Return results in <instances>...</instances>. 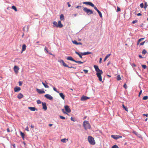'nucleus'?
<instances>
[{"label":"nucleus","instance_id":"nucleus-1","mask_svg":"<svg viewBox=\"0 0 148 148\" xmlns=\"http://www.w3.org/2000/svg\"><path fill=\"white\" fill-rule=\"evenodd\" d=\"M96 72H97L96 75L99 78V80L103 82L102 81V79L101 75L103 73V72L102 70L99 69L98 66L94 65L93 66Z\"/></svg>","mask_w":148,"mask_h":148},{"label":"nucleus","instance_id":"nucleus-2","mask_svg":"<svg viewBox=\"0 0 148 148\" xmlns=\"http://www.w3.org/2000/svg\"><path fill=\"white\" fill-rule=\"evenodd\" d=\"M83 126L84 128V129L86 130L87 129H90L91 127L88 121H84L83 122Z\"/></svg>","mask_w":148,"mask_h":148},{"label":"nucleus","instance_id":"nucleus-3","mask_svg":"<svg viewBox=\"0 0 148 148\" xmlns=\"http://www.w3.org/2000/svg\"><path fill=\"white\" fill-rule=\"evenodd\" d=\"M64 109L66 112H65L64 111V109H62V111L63 113L64 114H66L69 115L67 113H70L71 112V110L69 108V106L67 105L65 106L64 107Z\"/></svg>","mask_w":148,"mask_h":148},{"label":"nucleus","instance_id":"nucleus-4","mask_svg":"<svg viewBox=\"0 0 148 148\" xmlns=\"http://www.w3.org/2000/svg\"><path fill=\"white\" fill-rule=\"evenodd\" d=\"M88 140L90 143L92 145H94L95 143V141L94 138L91 136H89L88 137Z\"/></svg>","mask_w":148,"mask_h":148},{"label":"nucleus","instance_id":"nucleus-5","mask_svg":"<svg viewBox=\"0 0 148 148\" xmlns=\"http://www.w3.org/2000/svg\"><path fill=\"white\" fill-rule=\"evenodd\" d=\"M83 10L88 15L93 13V12L92 10L86 8H84Z\"/></svg>","mask_w":148,"mask_h":148},{"label":"nucleus","instance_id":"nucleus-6","mask_svg":"<svg viewBox=\"0 0 148 148\" xmlns=\"http://www.w3.org/2000/svg\"><path fill=\"white\" fill-rule=\"evenodd\" d=\"M111 137L112 138L115 140H117L119 138H122V136L119 135H112L111 136Z\"/></svg>","mask_w":148,"mask_h":148},{"label":"nucleus","instance_id":"nucleus-7","mask_svg":"<svg viewBox=\"0 0 148 148\" xmlns=\"http://www.w3.org/2000/svg\"><path fill=\"white\" fill-rule=\"evenodd\" d=\"M45 97L47 99L50 100H52L53 99V97L50 95L49 94H47L45 95Z\"/></svg>","mask_w":148,"mask_h":148},{"label":"nucleus","instance_id":"nucleus-8","mask_svg":"<svg viewBox=\"0 0 148 148\" xmlns=\"http://www.w3.org/2000/svg\"><path fill=\"white\" fill-rule=\"evenodd\" d=\"M83 3L86 5H88L92 7H94V5L91 2H84Z\"/></svg>","mask_w":148,"mask_h":148},{"label":"nucleus","instance_id":"nucleus-9","mask_svg":"<svg viewBox=\"0 0 148 148\" xmlns=\"http://www.w3.org/2000/svg\"><path fill=\"white\" fill-rule=\"evenodd\" d=\"M14 72H15V73H18V71L19 69V68L17 66H15L14 67Z\"/></svg>","mask_w":148,"mask_h":148},{"label":"nucleus","instance_id":"nucleus-10","mask_svg":"<svg viewBox=\"0 0 148 148\" xmlns=\"http://www.w3.org/2000/svg\"><path fill=\"white\" fill-rule=\"evenodd\" d=\"M42 103L43 107L42 108L44 109L45 110H46L47 109L46 103L42 102Z\"/></svg>","mask_w":148,"mask_h":148},{"label":"nucleus","instance_id":"nucleus-11","mask_svg":"<svg viewBox=\"0 0 148 148\" xmlns=\"http://www.w3.org/2000/svg\"><path fill=\"white\" fill-rule=\"evenodd\" d=\"M60 62L63 65L64 67H68V66L66 64V63H65L64 60H61L60 61Z\"/></svg>","mask_w":148,"mask_h":148},{"label":"nucleus","instance_id":"nucleus-12","mask_svg":"<svg viewBox=\"0 0 148 148\" xmlns=\"http://www.w3.org/2000/svg\"><path fill=\"white\" fill-rule=\"evenodd\" d=\"M89 98V97H87L83 96L81 98V100L82 101H84L85 100H86Z\"/></svg>","mask_w":148,"mask_h":148},{"label":"nucleus","instance_id":"nucleus-13","mask_svg":"<svg viewBox=\"0 0 148 148\" xmlns=\"http://www.w3.org/2000/svg\"><path fill=\"white\" fill-rule=\"evenodd\" d=\"M58 27L61 28L63 26V25L61 23V21H58Z\"/></svg>","mask_w":148,"mask_h":148},{"label":"nucleus","instance_id":"nucleus-14","mask_svg":"<svg viewBox=\"0 0 148 148\" xmlns=\"http://www.w3.org/2000/svg\"><path fill=\"white\" fill-rule=\"evenodd\" d=\"M21 88L18 87H16L14 88V90L15 92H18L21 90Z\"/></svg>","mask_w":148,"mask_h":148},{"label":"nucleus","instance_id":"nucleus-15","mask_svg":"<svg viewBox=\"0 0 148 148\" xmlns=\"http://www.w3.org/2000/svg\"><path fill=\"white\" fill-rule=\"evenodd\" d=\"M67 59L68 60H70L75 62V60H74L71 56H68L67 58Z\"/></svg>","mask_w":148,"mask_h":148},{"label":"nucleus","instance_id":"nucleus-16","mask_svg":"<svg viewBox=\"0 0 148 148\" xmlns=\"http://www.w3.org/2000/svg\"><path fill=\"white\" fill-rule=\"evenodd\" d=\"M28 109L31 111H34L35 110H37L35 107H29Z\"/></svg>","mask_w":148,"mask_h":148},{"label":"nucleus","instance_id":"nucleus-17","mask_svg":"<svg viewBox=\"0 0 148 148\" xmlns=\"http://www.w3.org/2000/svg\"><path fill=\"white\" fill-rule=\"evenodd\" d=\"M36 90L37 92L40 94L44 93H45V91L44 90H41L38 88L36 89Z\"/></svg>","mask_w":148,"mask_h":148},{"label":"nucleus","instance_id":"nucleus-18","mask_svg":"<svg viewBox=\"0 0 148 148\" xmlns=\"http://www.w3.org/2000/svg\"><path fill=\"white\" fill-rule=\"evenodd\" d=\"M92 53L91 52H85L83 53H81V54H82V55H87L90 54Z\"/></svg>","mask_w":148,"mask_h":148},{"label":"nucleus","instance_id":"nucleus-19","mask_svg":"<svg viewBox=\"0 0 148 148\" xmlns=\"http://www.w3.org/2000/svg\"><path fill=\"white\" fill-rule=\"evenodd\" d=\"M23 97V95L21 93H19L17 96V97L19 99H21Z\"/></svg>","mask_w":148,"mask_h":148},{"label":"nucleus","instance_id":"nucleus-20","mask_svg":"<svg viewBox=\"0 0 148 148\" xmlns=\"http://www.w3.org/2000/svg\"><path fill=\"white\" fill-rule=\"evenodd\" d=\"M59 95H60V97L63 99L64 100V98H65V96H64V95L61 92V93H59Z\"/></svg>","mask_w":148,"mask_h":148},{"label":"nucleus","instance_id":"nucleus-21","mask_svg":"<svg viewBox=\"0 0 148 148\" xmlns=\"http://www.w3.org/2000/svg\"><path fill=\"white\" fill-rule=\"evenodd\" d=\"M26 45L25 44L23 45L22 47V51H25L26 49Z\"/></svg>","mask_w":148,"mask_h":148},{"label":"nucleus","instance_id":"nucleus-22","mask_svg":"<svg viewBox=\"0 0 148 148\" xmlns=\"http://www.w3.org/2000/svg\"><path fill=\"white\" fill-rule=\"evenodd\" d=\"M66 140L67 141H68V139H66V138H63L61 140V141L62 142L64 143L66 142Z\"/></svg>","mask_w":148,"mask_h":148},{"label":"nucleus","instance_id":"nucleus-23","mask_svg":"<svg viewBox=\"0 0 148 148\" xmlns=\"http://www.w3.org/2000/svg\"><path fill=\"white\" fill-rule=\"evenodd\" d=\"M110 55L111 54H108L107 55L103 60L105 62L107 59L110 56Z\"/></svg>","mask_w":148,"mask_h":148},{"label":"nucleus","instance_id":"nucleus-24","mask_svg":"<svg viewBox=\"0 0 148 148\" xmlns=\"http://www.w3.org/2000/svg\"><path fill=\"white\" fill-rule=\"evenodd\" d=\"M20 134H21V136H22V138L23 139H24V136H25V134H24L21 131H20Z\"/></svg>","mask_w":148,"mask_h":148},{"label":"nucleus","instance_id":"nucleus-25","mask_svg":"<svg viewBox=\"0 0 148 148\" xmlns=\"http://www.w3.org/2000/svg\"><path fill=\"white\" fill-rule=\"evenodd\" d=\"M61 20H63L64 19V17L63 14H61L60 16Z\"/></svg>","mask_w":148,"mask_h":148},{"label":"nucleus","instance_id":"nucleus-26","mask_svg":"<svg viewBox=\"0 0 148 148\" xmlns=\"http://www.w3.org/2000/svg\"><path fill=\"white\" fill-rule=\"evenodd\" d=\"M42 84L45 88H49V86L47 85V84H45V83H44L43 82H42Z\"/></svg>","mask_w":148,"mask_h":148},{"label":"nucleus","instance_id":"nucleus-27","mask_svg":"<svg viewBox=\"0 0 148 148\" xmlns=\"http://www.w3.org/2000/svg\"><path fill=\"white\" fill-rule=\"evenodd\" d=\"M75 53L77 54V55H78L79 57L81 58H82V56L80 54H79V53H78V52H77V51H75Z\"/></svg>","mask_w":148,"mask_h":148},{"label":"nucleus","instance_id":"nucleus-28","mask_svg":"<svg viewBox=\"0 0 148 148\" xmlns=\"http://www.w3.org/2000/svg\"><path fill=\"white\" fill-rule=\"evenodd\" d=\"M53 24L54 25V26H55L57 27H58V23H57L56 21H54L53 22Z\"/></svg>","mask_w":148,"mask_h":148},{"label":"nucleus","instance_id":"nucleus-29","mask_svg":"<svg viewBox=\"0 0 148 148\" xmlns=\"http://www.w3.org/2000/svg\"><path fill=\"white\" fill-rule=\"evenodd\" d=\"M12 8L13 9V10H14L15 11H17V8H16V7L14 6V5H13L12 7Z\"/></svg>","mask_w":148,"mask_h":148},{"label":"nucleus","instance_id":"nucleus-30","mask_svg":"<svg viewBox=\"0 0 148 148\" xmlns=\"http://www.w3.org/2000/svg\"><path fill=\"white\" fill-rule=\"evenodd\" d=\"M122 106H123V108H124L126 111H127V112L128 111V109L127 108L125 107L124 104H123Z\"/></svg>","mask_w":148,"mask_h":148},{"label":"nucleus","instance_id":"nucleus-31","mask_svg":"<svg viewBox=\"0 0 148 148\" xmlns=\"http://www.w3.org/2000/svg\"><path fill=\"white\" fill-rule=\"evenodd\" d=\"M121 79V78L120 75H118L117 77V80L118 81L120 80Z\"/></svg>","mask_w":148,"mask_h":148},{"label":"nucleus","instance_id":"nucleus-32","mask_svg":"<svg viewBox=\"0 0 148 148\" xmlns=\"http://www.w3.org/2000/svg\"><path fill=\"white\" fill-rule=\"evenodd\" d=\"M97 12L99 13V15L100 17L102 18V14L101 12L99 10L97 11Z\"/></svg>","mask_w":148,"mask_h":148},{"label":"nucleus","instance_id":"nucleus-33","mask_svg":"<svg viewBox=\"0 0 148 148\" xmlns=\"http://www.w3.org/2000/svg\"><path fill=\"white\" fill-rule=\"evenodd\" d=\"M148 99V96H145L143 98V100H147Z\"/></svg>","mask_w":148,"mask_h":148},{"label":"nucleus","instance_id":"nucleus-34","mask_svg":"<svg viewBox=\"0 0 148 148\" xmlns=\"http://www.w3.org/2000/svg\"><path fill=\"white\" fill-rule=\"evenodd\" d=\"M111 148H119V147L117 145H115L112 146Z\"/></svg>","mask_w":148,"mask_h":148},{"label":"nucleus","instance_id":"nucleus-35","mask_svg":"<svg viewBox=\"0 0 148 148\" xmlns=\"http://www.w3.org/2000/svg\"><path fill=\"white\" fill-rule=\"evenodd\" d=\"M142 53L143 54H145L147 53V52L146 50L144 49L142 51Z\"/></svg>","mask_w":148,"mask_h":148},{"label":"nucleus","instance_id":"nucleus-36","mask_svg":"<svg viewBox=\"0 0 148 148\" xmlns=\"http://www.w3.org/2000/svg\"><path fill=\"white\" fill-rule=\"evenodd\" d=\"M75 62H76V63H79V64H83L84 63L83 62H81V61H76V60H75Z\"/></svg>","mask_w":148,"mask_h":148},{"label":"nucleus","instance_id":"nucleus-37","mask_svg":"<svg viewBox=\"0 0 148 148\" xmlns=\"http://www.w3.org/2000/svg\"><path fill=\"white\" fill-rule=\"evenodd\" d=\"M72 42L74 44L76 45H77L78 42L76 40L72 41Z\"/></svg>","mask_w":148,"mask_h":148},{"label":"nucleus","instance_id":"nucleus-38","mask_svg":"<svg viewBox=\"0 0 148 148\" xmlns=\"http://www.w3.org/2000/svg\"><path fill=\"white\" fill-rule=\"evenodd\" d=\"M142 67L144 69H146L147 68V66L145 65H142Z\"/></svg>","mask_w":148,"mask_h":148},{"label":"nucleus","instance_id":"nucleus-39","mask_svg":"<svg viewBox=\"0 0 148 148\" xmlns=\"http://www.w3.org/2000/svg\"><path fill=\"white\" fill-rule=\"evenodd\" d=\"M133 132L134 134L135 135H138V134H139L136 131H133Z\"/></svg>","mask_w":148,"mask_h":148},{"label":"nucleus","instance_id":"nucleus-40","mask_svg":"<svg viewBox=\"0 0 148 148\" xmlns=\"http://www.w3.org/2000/svg\"><path fill=\"white\" fill-rule=\"evenodd\" d=\"M83 71L86 74L88 73V70H86V69H84Z\"/></svg>","mask_w":148,"mask_h":148},{"label":"nucleus","instance_id":"nucleus-41","mask_svg":"<svg viewBox=\"0 0 148 148\" xmlns=\"http://www.w3.org/2000/svg\"><path fill=\"white\" fill-rule=\"evenodd\" d=\"M59 117L61 119H65V117H64L63 116H60Z\"/></svg>","mask_w":148,"mask_h":148},{"label":"nucleus","instance_id":"nucleus-42","mask_svg":"<svg viewBox=\"0 0 148 148\" xmlns=\"http://www.w3.org/2000/svg\"><path fill=\"white\" fill-rule=\"evenodd\" d=\"M44 50L45 51H46L47 53H48V49L46 47H45L44 49Z\"/></svg>","mask_w":148,"mask_h":148},{"label":"nucleus","instance_id":"nucleus-43","mask_svg":"<svg viewBox=\"0 0 148 148\" xmlns=\"http://www.w3.org/2000/svg\"><path fill=\"white\" fill-rule=\"evenodd\" d=\"M140 6L141 8H143L144 7V4L143 3H141L140 4Z\"/></svg>","mask_w":148,"mask_h":148},{"label":"nucleus","instance_id":"nucleus-44","mask_svg":"<svg viewBox=\"0 0 148 148\" xmlns=\"http://www.w3.org/2000/svg\"><path fill=\"white\" fill-rule=\"evenodd\" d=\"M37 103L38 104H40L42 103L41 102V101L39 100H37Z\"/></svg>","mask_w":148,"mask_h":148},{"label":"nucleus","instance_id":"nucleus-45","mask_svg":"<svg viewBox=\"0 0 148 148\" xmlns=\"http://www.w3.org/2000/svg\"><path fill=\"white\" fill-rule=\"evenodd\" d=\"M19 83V85L20 86H22L23 82H22L20 81L18 82Z\"/></svg>","mask_w":148,"mask_h":148},{"label":"nucleus","instance_id":"nucleus-46","mask_svg":"<svg viewBox=\"0 0 148 148\" xmlns=\"http://www.w3.org/2000/svg\"><path fill=\"white\" fill-rule=\"evenodd\" d=\"M53 89L56 92H57L59 93V92L56 90V89L55 87H53Z\"/></svg>","mask_w":148,"mask_h":148},{"label":"nucleus","instance_id":"nucleus-47","mask_svg":"<svg viewBox=\"0 0 148 148\" xmlns=\"http://www.w3.org/2000/svg\"><path fill=\"white\" fill-rule=\"evenodd\" d=\"M147 2H146L145 3L144 8L145 9L147 7Z\"/></svg>","mask_w":148,"mask_h":148},{"label":"nucleus","instance_id":"nucleus-48","mask_svg":"<svg viewBox=\"0 0 148 148\" xmlns=\"http://www.w3.org/2000/svg\"><path fill=\"white\" fill-rule=\"evenodd\" d=\"M123 86L125 89H126L127 88V86L125 83L124 84Z\"/></svg>","mask_w":148,"mask_h":148},{"label":"nucleus","instance_id":"nucleus-49","mask_svg":"<svg viewBox=\"0 0 148 148\" xmlns=\"http://www.w3.org/2000/svg\"><path fill=\"white\" fill-rule=\"evenodd\" d=\"M145 42V41L143 42L140 43V45L142 46V45H143L144 44Z\"/></svg>","mask_w":148,"mask_h":148},{"label":"nucleus","instance_id":"nucleus-50","mask_svg":"<svg viewBox=\"0 0 148 148\" xmlns=\"http://www.w3.org/2000/svg\"><path fill=\"white\" fill-rule=\"evenodd\" d=\"M137 20L133 21L132 22V23L133 24H134V23H136L137 22Z\"/></svg>","mask_w":148,"mask_h":148},{"label":"nucleus","instance_id":"nucleus-51","mask_svg":"<svg viewBox=\"0 0 148 148\" xmlns=\"http://www.w3.org/2000/svg\"><path fill=\"white\" fill-rule=\"evenodd\" d=\"M142 93V90H141L139 93L138 96L139 97H140V95Z\"/></svg>","mask_w":148,"mask_h":148},{"label":"nucleus","instance_id":"nucleus-52","mask_svg":"<svg viewBox=\"0 0 148 148\" xmlns=\"http://www.w3.org/2000/svg\"><path fill=\"white\" fill-rule=\"evenodd\" d=\"M94 9L97 11H97L99 10L97 9V8L96 7V6H94Z\"/></svg>","mask_w":148,"mask_h":148},{"label":"nucleus","instance_id":"nucleus-53","mask_svg":"<svg viewBox=\"0 0 148 148\" xmlns=\"http://www.w3.org/2000/svg\"><path fill=\"white\" fill-rule=\"evenodd\" d=\"M81 6H78L76 7V8L78 9H80L81 8Z\"/></svg>","mask_w":148,"mask_h":148},{"label":"nucleus","instance_id":"nucleus-54","mask_svg":"<svg viewBox=\"0 0 148 148\" xmlns=\"http://www.w3.org/2000/svg\"><path fill=\"white\" fill-rule=\"evenodd\" d=\"M117 10L118 12L120 11L121 10L120 8L118 7H117Z\"/></svg>","mask_w":148,"mask_h":148},{"label":"nucleus","instance_id":"nucleus-55","mask_svg":"<svg viewBox=\"0 0 148 148\" xmlns=\"http://www.w3.org/2000/svg\"><path fill=\"white\" fill-rule=\"evenodd\" d=\"M143 116H146L147 117L148 114H143Z\"/></svg>","mask_w":148,"mask_h":148},{"label":"nucleus","instance_id":"nucleus-56","mask_svg":"<svg viewBox=\"0 0 148 148\" xmlns=\"http://www.w3.org/2000/svg\"><path fill=\"white\" fill-rule=\"evenodd\" d=\"M67 67L69 68H73L74 69H75L76 68V67H73V66H71V67H69V66H68V67Z\"/></svg>","mask_w":148,"mask_h":148},{"label":"nucleus","instance_id":"nucleus-57","mask_svg":"<svg viewBox=\"0 0 148 148\" xmlns=\"http://www.w3.org/2000/svg\"><path fill=\"white\" fill-rule=\"evenodd\" d=\"M71 120L73 121H75L74 120L73 118V117H71Z\"/></svg>","mask_w":148,"mask_h":148},{"label":"nucleus","instance_id":"nucleus-58","mask_svg":"<svg viewBox=\"0 0 148 148\" xmlns=\"http://www.w3.org/2000/svg\"><path fill=\"white\" fill-rule=\"evenodd\" d=\"M25 130L27 131H29V128L28 127H27L25 128Z\"/></svg>","mask_w":148,"mask_h":148},{"label":"nucleus","instance_id":"nucleus-59","mask_svg":"<svg viewBox=\"0 0 148 148\" xmlns=\"http://www.w3.org/2000/svg\"><path fill=\"white\" fill-rule=\"evenodd\" d=\"M142 15L140 13H138V14H137V15L138 16H141Z\"/></svg>","mask_w":148,"mask_h":148},{"label":"nucleus","instance_id":"nucleus-60","mask_svg":"<svg viewBox=\"0 0 148 148\" xmlns=\"http://www.w3.org/2000/svg\"><path fill=\"white\" fill-rule=\"evenodd\" d=\"M101 60H102V58H100L99 59V63H101Z\"/></svg>","mask_w":148,"mask_h":148},{"label":"nucleus","instance_id":"nucleus-61","mask_svg":"<svg viewBox=\"0 0 148 148\" xmlns=\"http://www.w3.org/2000/svg\"><path fill=\"white\" fill-rule=\"evenodd\" d=\"M67 4H68V7H71V5H70V4H69V2H68V3H67Z\"/></svg>","mask_w":148,"mask_h":148},{"label":"nucleus","instance_id":"nucleus-62","mask_svg":"<svg viewBox=\"0 0 148 148\" xmlns=\"http://www.w3.org/2000/svg\"><path fill=\"white\" fill-rule=\"evenodd\" d=\"M110 63V61H109L108 62V63L107 64V66H108Z\"/></svg>","mask_w":148,"mask_h":148},{"label":"nucleus","instance_id":"nucleus-63","mask_svg":"<svg viewBox=\"0 0 148 148\" xmlns=\"http://www.w3.org/2000/svg\"><path fill=\"white\" fill-rule=\"evenodd\" d=\"M82 45V44L81 42H78V43H77V45Z\"/></svg>","mask_w":148,"mask_h":148},{"label":"nucleus","instance_id":"nucleus-64","mask_svg":"<svg viewBox=\"0 0 148 148\" xmlns=\"http://www.w3.org/2000/svg\"><path fill=\"white\" fill-rule=\"evenodd\" d=\"M139 57L140 58H143V57H142V56L141 55H139Z\"/></svg>","mask_w":148,"mask_h":148}]
</instances>
